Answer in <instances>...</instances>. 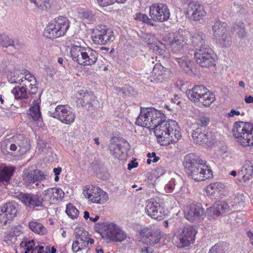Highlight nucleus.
Segmentation results:
<instances>
[{
	"mask_svg": "<svg viewBox=\"0 0 253 253\" xmlns=\"http://www.w3.org/2000/svg\"><path fill=\"white\" fill-rule=\"evenodd\" d=\"M184 166L188 176L194 180L203 181L212 176L211 170L193 153L185 156Z\"/></svg>",
	"mask_w": 253,
	"mask_h": 253,
	"instance_id": "nucleus-1",
	"label": "nucleus"
},
{
	"mask_svg": "<svg viewBox=\"0 0 253 253\" xmlns=\"http://www.w3.org/2000/svg\"><path fill=\"white\" fill-rule=\"evenodd\" d=\"M154 133L163 145L177 142L181 137V133L177 122L163 119L154 129Z\"/></svg>",
	"mask_w": 253,
	"mask_h": 253,
	"instance_id": "nucleus-2",
	"label": "nucleus"
},
{
	"mask_svg": "<svg viewBox=\"0 0 253 253\" xmlns=\"http://www.w3.org/2000/svg\"><path fill=\"white\" fill-rule=\"evenodd\" d=\"M165 117L164 114L161 111L154 108L141 107L139 116L135 123L138 126L154 129Z\"/></svg>",
	"mask_w": 253,
	"mask_h": 253,
	"instance_id": "nucleus-3",
	"label": "nucleus"
},
{
	"mask_svg": "<svg viewBox=\"0 0 253 253\" xmlns=\"http://www.w3.org/2000/svg\"><path fill=\"white\" fill-rule=\"evenodd\" d=\"M253 125L249 122H236L232 133L236 140L244 147L253 146Z\"/></svg>",
	"mask_w": 253,
	"mask_h": 253,
	"instance_id": "nucleus-4",
	"label": "nucleus"
},
{
	"mask_svg": "<svg viewBox=\"0 0 253 253\" xmlns=\"http://www.w3.org/2000/svg\"><path fill=\"white\" fill-rule=\"evenodd\" d=\"M99 226L100 234L110 240L122 242L126 238V234L113 223H102L99 224Z\"/></svg>",
	"mask_w": 253,
	"mask_h": 253,
	"instance_id": "nucleus-5",
	"label": "nucleus"
},
{
	"mask_svg": "<svg viewBox=\"0 0 253 253\" xmlns=\"http://www.w3.org/2000/svg\"><path fill=\"white\" fill-rule=\"evenodd\" d=\"M92 40L95 44L104 45L115 40L113 32L105 25H97L92 31Z\"/></svg>",
	"mask_w": 253,
	"mask_h": 253,
	"instance_id": "nucleus-6",
	"label": "nucleus"
},
{
	"mask_svg": "<svg viewBox=\"0 0 253 253\" xmlns=\"http://www.w3.org/2000/svg\"><path fill=\"white\" fill-rule=\"evenodd\" d=\"M183 4L186 5L184 11L188 18L198 21L206 16V12L204 6L198 1L184 0Z\"/></svg>",
	"mask_w": 253,
	"mask_h": 253,
	"instance_id": "nucleus-7",
	"label": "nucleus"
},
{
	"mask_svg": "<svg viewBox=\"0 0 253 253\" xmlns=\"http://www.w3.org/2000/svg\"><path fill=\"white\" fill-rule=\"evenodd\" d=\"M49 116L59 120L66 125H71L75 120V115L67 105H58L54 110L49 111Z\"/></svg>",
	"mask_w": 253,
	"mask_h": 253,
	"instance_id": "nucleus-8",
	"label": "nucleus"
},
{
	"mask_svg": "<svg viewBox=\"0 0 253 253\" xmlns=\"http://www.w3.org/2000/svg\"><path fill=\"white\" fill-rule=\"evenodd\" d=\"M83 194L93 203L102 204L108 199V194L100 188L92 185H86L84 187Z\"/></svg>",
	"mask_w": 253,
	"mask_h": 253,
	"instance_id": "nucleus-9",
	"label": "nucleus"
},
{
	"mask_svg": "<svg viewBox=\"0 0 253 253\" xmlns=\"http://www.w3.org/2000/svg\"><path fill=\"white\" fill-rule=\"evenodd\" d=\"M194 56L197 63L203 67L215 65L216 56L210 46L196 51Z\"/></svg>",
	"mask_w": 253,
	"mask_h": 253,
	"instance_id": "nucleus-10",
	"label": "nucleus"
},
{
	"mask_svg": "<svg viewBox=\"0 0 253 253\" xmlns=\"http://www.w3.org/2000/svg\"><path fill=\"white\" fill-rule=\"evenodd\" d=\"M149 16L153 19L163 22L169 18L170 11L166 4L156 2L149 7Z\"/></svg>",
	"mask_w": 253,
	"mask_h": 253,
	"instance_id": "nucleus-11",
	"label": "nucleus"
},
{
	"mask_svg": "<svg viewBox=\"0 0 253 253\" xmlns=\"http://www.w3.org/2000/svg\"><path fill=\"white\" fill-rule=\"evenodd\" d=\"M17 213V205L12 202L3 204L0 210V227L11 222Z\"/></svg>",
	"mask_w": 253,
	"mask_h": 253,
	"instance_id": "nucleus-12",
	"label": "nucleus"
},
{
	"mask_svg": "<svg viewBox=\"0 0 253 253\" xmlns=\"http://www.w3.org/2000/svg\"><path fill=\"white\" fill-rule=\"evenodd\" d=\"M227 24L219 21H216L212 26L213 36L218 39L221 43L226 46L229 44L230 37L226 30Z\"/></svg>",
	"mask_w": 253,
	"mask_h": 253,
	"instance_id": "nucleus-13",
	"label": "nucleus"
},
{
	"mask_svg": "<svg viewBox=\"0 0 253 253\" xmlns=\"http://www.w3.org/2000/svg\"><path fill=\"white\" fill-rule=\"evenodd\" d=\"M17 198L30 208L42 206L43 201V198L41 196L33 193L20 192L17 195Z\"/></svg>",
	"mask_w": 253,
	"mask_h": 253,
	"instance_id": "nucleus-14",
	"label": "nucleus"
},
{
	"mask_svg": "<svg viewBox=\"0 0 253 253\" xmlns=\"http://www.w3.org/2000/svg\"><path fill=\"white\" fill-rule=\"evenodd\" d=\"M140 235L144 242L150 246H154L160 242L162 238V232L158 230L145 228L141 230Z\"/></svg>",
	"mask_w": 253,
	"mask_h": 253,
	"instance_id": "nucleus-15",
	"label": "nucleus"
},
{
	"mask_svg": "<svg viewBox=\"0 0 253 253\" xmlns=\"http://www.w3.org/2000/svg\"><path fill=\"white\" fill-rule=\"evenodd\" d=\"M196 233V231L191 226L184 227L179 236V242L178 243L177 246L179 248H183L192 244Z\"/></svg>",
	"mask_w": 253,
	"mask_h": 253,
	"instance_id": "nucleus-16",
	"label": "nucleus"
},
{
	"mask_svg": "<svg viewBox=\"0 0 253 253\" xmlns=\"http://www.w3.org/2000/svg\"><path fill=\"white\" fill-rule=\"evenodd\" d=\"M145 211L150 217L158 220H161L165 216L163 208L159 203L155 201H147Z\"/></svg>",
	"mask_w": 253,
	"mask_h": 253,
	"instance_id": "nucleus-17",
	"label": "nucleus"
},
{
	"mask_svg": "<svg viewBox=\"0 0 253 253\" xmlns=\"http://www.w3.org/2000/svg\"><path fill=\"white\" fill-rule=\"evenodd\" d=\"M141 39L143 42L148 44V47L153 52L160 55L163 54L164 52L163 48L165 47V45L158 41L154 35L148 33H144L142 34Z\"/></svg>",
	"mask_w": 253,
	"mask_h": 253,
	"instance_id": "nucleus-18",
	"label": "nucleus"
},
{
	"mask_svg": "<svg viewBox=\"0 0 253 253\" xmlns=\"http://www.w3.org/2000/svg\"><path fill=\"white\" fill-rule=\"evenodd\" d=\"M205 215L204 210L201 204L190 205L185 210L186 218L191 221L203 219Z\"/></svg>",
	"mask_w": 253,
	"mask_h": 253,
	"instance_id": "nucleus-19",
	"label": "nucleus"
},
{
	"mask_svg": "<svg viewBox=\"0 0 253 253\" xmlns=\"http://www.w3.org/2000/svg\"><path fill=\"white\" fill-rule=\"evenodd\" d=\"M22 177L26 184L34 183L45 179V175L38 169H25L23 171Z\"/></svg>",
	"mask_w": 253,
	"mask_h": 253,
	"instance_id": "nucleus-20",
	"label": "nucleus"
},
{
	"mask_svg": "<svg viewBox=\"0 0 253 253\" xmlns=\"http://www.w3.org/2000/svg\"><path fill=\"white\" fill-rule=\"evenodd\" d=\"M166 69L161 63H156L154 65L153 70L148 76L147 79L150 82L155 83H163L166 80L165 74Z\"/></svg>",
	"mask_w": 253,
	"mask_h": 253,
	"instance_id": "nucleus-21",
	"label": "nucleus"
},
{
	"mask_svg": "<svg viewBox=\"0 0 253 253\" xmlns=\"http://www.w3.org/2000/svg\"><path fill=\"white\" fill-rule=\"evenodd\" d=\"M193 45L196 47V51L210 46L208 42V37L202 32L197 31L191 38Z\"/></svg>",
	"mask_w": 253,
	"mask_h": 253,
	"instance_id": "nucleus-22",
	"label": "nucleus"
},
{
	"mask_svg": "<svg viewBox=\"0 0 253 253\" xmlns=\"http://www.w3.org/2000/svg\"><path fill=\"white\" fill-rule=\"evenodd\" d=\"M97 58L98 53L95 50L89 47H84L83 57L80 61H83L82 66H91L96 62Z\"/></svg>",
	"mask_w": 253,
	"mask_h": 253,
	"instance_id": "nucleus-23",
	"label": "nucleus"
},
{
	"mask_svg": "<svg viewBox=\"0 0 253 253\" xmlns=\"http://www.w3.org/2000/svg\"><path fill=\"white\" fill-rule=\"evenodd\" d=\"M43 194L45 200L53 203L62 200L64 196V192L59 188H48L44 190Z\"/></svg>",
	"mask_w": 253,
	"mask_h": 253,
	"instance_id": "nucleus-24",
	"label": "nucleus"
},
{
	"mask_svg": "<svg viewBox=\"0 0 253 253\" xmlns=\"http://www.w3.org/2000/svg\"><path fill=\"white\" fill-rule=\"evenodd\" d=\"M192 136L196 143L202 144L208 142L209 139L212 136V134L211 132L206 130L202 131L201 128H197L193 130Z\"/></svg>",
	"mask_w": 253,
	"mask_h": 253,
	"instance_id": "nucleus-25",
	"label": "nucleus"
},
{
	"mask_svg": "<svg viewBox=\"0 0 253 253\" xmlns=\"http://www.w3.org/2000/svg\"><path fill=\"white\" fill-rule=\"evenodd\" d=\"M171 50L175 53L182 50L186 44L183 36L179 34H175L172 39L169 41Z\"/></svg>",
	"mask_w": 253,
	"mask_h": 253,
	"instance_id": "nucleus-26",
	"label": "nucleus"
},
{
	"mask_svg": "<svg viewBox=\"0 0 253 253\" xmlns=\"http://www.w3.org/2000/svg\"><path fill=\"white\" fill-rule=\"evenodd\" d=\"M53 21L61 35L64 36L70 26V22L68 19L66 17L60 16L55 18Z\"/></svg>",
	"mask_w": 253,
	"mask_h": 253,
	"instance_id": "nucleus-27",
	"label": "nucleus"
},
{
	"mask_svg": "<svg viewBox=\"0 0 253 253\" xmlns=\"http://www.w3.org/2000/svg\"><path fill=\"white\" fill-rule=\"evenodd\" d=\"M241 174L246 182L251 179L253 176V164L252 161L246 160L242 167Z\"/></svg>",
	"mask_w": 253,
	"mask_h": 253,
	"instance_id": "nucleus-28",
	"label": "nucleus"
},
{
	"mask_svg": "<svg viewBox=\"0 0 253 253\" xmlns=\"http://www.w3.org/2000/svg\"><path fill=\"white\" fill-rule=\"evenodd\" d=\"M43 34L45 37L49 39H55L62 36L53 20L47 25Z\"/></svg>",
	"mask_w": 253,
	"mask_h": 253,
	"instance_id": "nucleus-29",
	"label": "nucleus"
},
{
	"mask_svg": "<svg viewBox=\"0 0 253 253\" xmlns=\"http://www.w3.org/2000/svg\"><path fill=\"white\" fill-rule=\"evenodd\" d=\"M15 170L14 168L6 166L4 164L0 166V182L9 181Z\"/></svg>",
	"mask_w": 253,
	"mask_h": 253,
	"instance_id": "nucleus-30",
	"label": "nucleus"
},
{
	"mask_svg": "<svg viewBox=\"0 0 253 253\" xmlns=\"http://www.w3.org/2000/svg\"><path fill=\"white\" fill-rule=\"evenodd\" d=\"M83 52H84V47L81 46H73L70 49L71 56L74 61L82 66L83 61L81 62L80 59L83 57Z\"/></svg>",
	"mask_w": 253,
	"mask_h": 253,
	"instance_id": "nucleus-31",
	"label": "nucleus"
},
{
	"mask_svg": "<svg viewBox=\"0 0 253 253\" xmlns=\"http://www.w3.org/2000/svg\"><path fill=\"white\" fill-rule=\"evenodd\" d=\"M206 91V87L203 85H195L191 89L186 91V93L188 98L192 101L196 102L198 96L201 93Z\"/></svg>",
	"mask_w": 253,
	"mask_h": 253,
	"instance_id": "nucleus-32",
	"label": "nucleus"
},
{
	"mask_svg": "<svg viewBox=\"0 0 253 253\" xmlns=\"http://www.w3.org/2000/svg\"><path fill=\"white\" fill-rule=\"evenodd\" d=\"M41 100L39 98L33 101V106L30 108L29 114L32 119L35 121H39L41 118V113L39 104Z\"/></svg>",
	"mask_w": 253,
	"mask_h": 253,
	"instance_id": "nucleus-33",
	"label": "nucleus"
},
{
	"mask_svg": "<svg viewBox=\"0 0 253 253\" xmlns=\"http://www.w3.org/2000/svg\"><path fill=\"white\" fill-rule=\"evenodd\" d=\"M172 60L174 62H177L180 67L182 68L186 72L190 70L189 66L190 62L186 56L180 57L177 56H173Z\"/></svg>",
	"mask_w": 253,
	"mask_h": 253,
	"instance_id": "nucleus-34",
	"label": "nucleus"
},
{
	"mask_svg": "<svg viewBox=\"0 0 253 253\" xmlns=\"http://www.w3.org/2000/svg\"><path fill=\"white\" fill-rule=\"evenodd\" d=\"M28 225L30 229L36 234L40 235H45L46 234V229L41 223L33 221L29 222Z\"/></svg>",
	"mask_w": 253,
	"mask_h": 253,
	"instance_id": "nucleus-35",
	"label": "nucleus"
},
{
	"mask_svg": "<svg viewBox=\"0 0 253 253\" xmlns=\"http://www.w3.org/2000/svg\"><path fill=\"white\" fill-rule=\"evenodd\" d=\"M229 208L228 204L226 202L221 201L218 202L216 206H214L213 207L211 208L210 210L213 212L214 214L216 216H219L220 215L221 212H225L229 210Z\"/></svg>",
	"mask_w": 253,
	"mask_h": 253,
	"instance_id": "nucleus-36",
	"label": "nucleus"
},
{
	"mask_svg": "<svg viewBox=\"0 0 253 253\" xmlns=\"http://www.w3.org/2000/svg\"><path fill=\"white\" fill-rule=\"evenodd\" d=\"M80 103L83 106H85L86 105L90 104L91 101L93 100L92 95L84 90L79 92V95L77 96Z\"/></svg>",
	"mask_w": 253,
	"mask_h": 253,
	"instance_id": "nucleus-37",
	"label": "nucleus"
},
{
	"mask_svg": "<svg viewBox=\"0 0 253 253\" xmlns=\"http://www.w3.org/2000/svg\"><path fill=\"white\" fill-rule=\"evenodd\" d=\"M27 88L24 86L22 87H15L11 91L16 99H27L28 98Z\"/></svg>",
	"mask_w": 253,
	"mask_h": 253,
	"instance_id": "nucleus-38",
	"label": "nucleus"
},
{
	"mask_svg": "<svg viewBox=\"0 0 253 253\" xmlns=\"http://www.w3.org/2000/svg\"><path fill=\"white\" fill-rule=\"evenodd\" d=\"M225 188L224 185L221 182H215L209 184L207 187V192L209 194L212 195L218 193Z\"/></svg>",
	"mask_w": 253,
	"mask_h": 253,
	"instance_id": "nucleus-39",
	"label": "nucleus"
},
{
	"mask_svg": "<svg viewBox=\"0 0 253 253\" xmlns=\"http://www.w3.org/2000/svg\"><path fill=\"white\" fill-rule=\"evenodd\" d=\"M215 100V97L214 94L208 89L204 96L203 97V98L201 99V103L205 106L208 107L210 106Z\"/></svg>",
	"mask_w": 253,
	"mask_h": 253,
	"instance_id": "nucleus-40",
	"label": "nucleus"
},
{
	"mask_svg": "<svg viewBox=\"0 0 253 253\" xmlns=\"http://www.w3.org/2000/svg\"><path fill=\"white\" fill-rule=\"evenodd\" d=\"M88 232L83 228L76 229L74 232L75 239L81 240L82 242H84V243L86 245H87V239H88Z\"/></svg>",
	"mask_w": 253,
	"mask_h": 253,
	"instance_id": "nucleus-41",
	"label": "nucleus"
},
{
	"mask_svg": "<svg viewBox=\"0 0 253 253\" xmlns=\"http://www.w3.org/2000/svg\"><path fill=\"white\" fill-rule=\"evenodd\" d=\"M25 77L21 78L19 80H17L13 82L14 83L19 84H20L24 82H27L29 83V84H35L37 82L36 78L31 74L29 71L25 72L24 73Z\"/></svg>",
	"mask_w": 253,
	"mask_h": 253,
	"instance_id": "nucleus-42",
	"label": "nucleus"
},
{
	"mask_svg": "<svg viewBox=\"0 0 253 253\" xmlns=\"http://www.w3.org/2000/svg\"><path fill=\"white\" fill-rule=\"evenodd\" d=\"M124 149L125 148L120 144L115 145L113 148L111 149V153L115 158L121 160L123 159Z\"/></svg>",
	"mask_w": 253,
	"mask_h": 253,
	"instance_id": "nucleus-43",
	"label": "nucleus"
},
{
	"mask_svg": "<svg viewBox=\"0 0 253 253\" xmlns=\"http://www.w3.org/2000/svg\"><path fill=\"white\" fill-rule=\"evenodd\" d=\"M40 9L46 10L50 7L49 0H30Z\"/></svg>",
	"mask_w": 253,
	"mask_h": 253,
	"instance_id": "nucleus-44",
	"label": "nucleus"
},
{
	"mask_svg": "<svg viewBox=\"0 0 253 253\" xmlns=\"http://www.w3.org/2000/svg\"><path fill=\"white\" fill-rule=\"evenodd\" d=\"M66 212L72 219L77 218L79 213L77 209L71 203L67 205Z\"/></svg>",
	"mask_w": 253,
	"mask_h": 253,
	"instance_id": "nucleus-45",
	"label": "nucleus"
},
{
	"mask_svg": "<svg viewBox=\"0 0 253 253\" xmlns=\"http://www.w3.org/2000/svg\"><path fill=\"white\" fill-rule=\"evenodd\" d=\"M14 44V41L9 38L8 36L4 34H0V45L7 47L9 46H12Z\"/></svg>",
	"mask_w": 253,
	"mask_h": 253,
	"instance_id": "nucleus-46",
	"label": "nucleus"
},
{
	"mask_svg": "<svg viewBox=\"0 0 253 253\" xmlns=\"http://www.w3.org/2000/svg\"><path fill=\"white\" fill-rule=\"evenodd\" d=\"M75 239V240L73 242L72 244V250L74 253H77L81 251L87 246V245L84 243V242H82L81 240H79L77 239Z\"/></svg>",
	"mask_w": 253,
	"mask_h": 253,
	"instance_id": "nucleus-47",
	"label": "nucleus"
},
{
	"mask_svg": "<svg viewBox=\"0 0 253 253\" xmlns=\"http://www.w3.org/2000/svg\"><path fill=\"white\" fill-rule=\"evenodd\" d=\"M23 244H24L25 247V253H31L32 251L35 249V247H34L35 244L33 240L25 241L21 243V245Z\"/></svg>",
	"mask_w": 253,
	"mask_h": 253,
	"instance_id": "nucleus-48",
	"label": "nucleus"
},
{
	"mask_svg": "<svg viewBox=\"0 0 253 253\" xmlns=\"http://www.w3.org/2000/svg\"><path fill=\"white\" fill-rule=\"evenodd\" d=\"M231 11L233 13L242 14L245 12V9L241 4L235 2L231 7Z\"/></svg>",
	"mask_w": 253,
	"mask_h": 253,
	"instance_id": "nucleus-49",
	"label": "nucleus"
},
{
	"mask_svg": "<svg viewBox=\"0 0 253 253\" xmlns=\"http://www.w3.org/2000/svg\"><path fill=\"white\" fill-rule=\"evenodd\" d=\"M210 122L209 118L205 116H200L197 120V123L199 126H207Z\"/></svg>",
	"mask_w": 253,
	"mask_h": 253,
	"instance_id": "nucleus-50",
	"label": "nucleus"
},
{
	"mask_svg": "<svg viewBox=\"0 0 253 253\" xmlns=\"http://www.w3.org/2000/svg\"><path fill=\"white\" fill-rule=\"evenodd\" d=\"M31 253H50L49 249L44 248L42 246H37Z\"/></svg>",
	"mask_w": 253,
	"mask_h": 253,
	"instance_id": "nucleus-51",
	"label": "nucleus"
},
{
	"mask_svg": "<svg viewBox=\"0 0 253 253\" xmlns=\"http://www.w3.org/2000/svg\"><path fill=\"white\" fill-rule=\"evenodd\" d=\"M19 147H20V150L22 152H26L30 147L29 142L27 139H24L22 140V142L18 145Z\"/></svg>",
	"mask_w": 253,
	"mask_h": 253,
	"instance_id": "nucleus-52",
	"label": "nucleus"
},
{
	"mask_svg": "<svg viewBox=\"0 0 253 253\" xmlns=\"http://www.w3.org/2000/svg\"><path fill=\"white\" fill-rule=\"evenodd\" d=\"M209 253H223V251L219 245L216 244L210 250Z\"/></svg>",
	"mask_w": 253,
	"mask_h": 253,
	"instance_id": "nucleus-53",
	"label": "nucleus"
},
{
	"mask_svg": "<svg viewBox=\"0 0 253 253\" xmlns=\"http://www.w3.org/2000/svg\"><path fill=\"white\" fill-rule=\"evenodd\" d=\"M101 6H106L115 2V0H96Z\"/></svg>",
	"mask_w": 253,
	"mask_h": 253,
	"instance_id": "nucleus-54",
	"label": "nucleus"
},
{
	"mask_svg": "<svg viewBox=\"0 0 253 253\" xmlns=\"http://www.w3.org/2000/svg\"><path fill=\"white\" fill-rule=\"evenodd\" d=\"M30 89L28 90V94L34 95L36 94L38 91V88L35 84H30L29 85Z\"/></svg>",
	"mask_w": 253,
	"mask_h": 253,
	"instance_id": "nucleus-55",
	"label": "nucleus"
},
{
	"mask_svg": "<svg viewBox=\"0 0 253 253\" xmlns=\"http://www.w3.org/2000/svg\"><path fill=\"white\" fill-rule=\"evenodd\" d=\"M83 17L89 22L92 21L94 18L93 15L88 11L84 12L83 13Z\"/></svg>",
	"mask_w": 253,
	"mask_h": 253,
	"instance_id": "nucleus-56",
	"label": "nucleus"
},
{
	"mask_svg": "<svg viewBox=\"0 0 253 253\" xmlns=\"http://www.w3.org/2000/svg\"><path fill=\"white\" fill-rule=\"evenodd\" d=\"M147 17L148 16L147 15L139 13H136L135 14L134 18L136 20H138L139 21H143V22H145Z\"/></svg>",
	"mask_w": 253,
	"mask_h": 253,
	"instance_id": "nucleus-57",
	"label": "nucleus"
},
{
	"mask_svg": "<svg viewBox=\"0 0 253 253\" xmlns=\"http://www.w3.org/2000/svg\"><path fill=\"white\" fill-rule=\"evenodd\" d=\"M165 189L167 192L170 193L174 190V185L173 183L169 182L165 185Z\"/></svg>",
	"mask_w": 253,
	"mask_h": 253,
	"instance_id": "nucleus-58",
	"label": "nucleus"
},
{
	"mask_svg": "<svg viewBox=\"0 0 253 253\" xmlns=\"http://www.w3.org/2000/svg\"><path fill=\"white\" fill-rule=\"evenodd\" d=\"M141 253H154V250L150 247H144L141 249Z\"/></svg>",
	"mask_w": 253,
	"mask_h": 253,
	"instance_id": "nucleus-59",
	"label": "nucleus"
},
{
	"mask_svg": "<svg viewBox=\"0 0 253 253\" xmlns=\"http://www.w3.org/2000/svg\"><path fill=\"white\" fill-rule=\"evenodd\" d=\"M115 90L120 95L122 94L123 97H125L126 95V92L125 90V89L124 88H121L120 87H114Z\"/></svg>",
	"mask_w": 253,
	"mask_h": 253,
	"instance_id": "nucleus-60",
	"label": "nucleus"
},
{
	"mask_svg": "<svg viewBox=\"0 0 253 253\" xmlns=\"http://www.w3.org/2000/svg\"><path fill=\"white\" fill-rule=\"evenodd\" d=\"M237 33L240 37H244L246 35L245 28L241 26L238 28Z\"/></svg>",
	"mask_w": 253,
	"mask_h": 253,
	"instance_id": "nucleus-61",
	"label": "nucleus"
},
{
	"mask_svg": "<svg viewBox=\"0 0 253 253\" xmlns=\"http://www.w3.org/2000/svg\"><path fill=\"white\" fill-rule=\"evenodd\" d=\"M240 113L238 111L232 109L229 113H228V116L229 117H233L234 116H239Z\"/></svg>",
	"mask_w": 253,
	"mask_h": 253,
	"instance_id": "nucleus-62",
	"label": "nucleus"
},
{
	"mask_svg": "<svg viewBox=\"0 0 253 253\" xmlns=\"http://www.w3.org/2000/svg\"><path fill=\"white\" fill-rule=\"evenodd\" d=\"M138 163L137 162H135L134 161H131L128 164L127 169L129 170H131L133 168H135L137 167Z\"/></svg>",
	"mask_w": 253,
	"mask_h": 253,
	"instance_id": "nucleus-63",
	"label": "nucleus"
},
{
	"mask_svg": "<svg viewBox=\"0 0 253 253\" xmlns=\"http://www.w3.org/2000/svg\"><path fill=\"white\" fill-rule=\"evenodd\" d=\"M156 21H158L156 20V19H153L152 18H149L148 17L145 23L149 25L153 26L154 25L155 22Z\"/></svg>",
	"mask_w": 253,
	"mask_h": 253,
	"instance_id": "nucleus-64",
	"label": "nucleus"
}]
</instances>
